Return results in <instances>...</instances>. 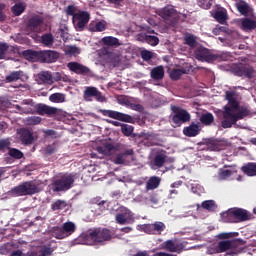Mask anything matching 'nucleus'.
<instances>
[{
	"mask_svg": "<svg viewBox=\"0 0 256 256\" xmlns=\"http://www.w3.org/2000/svg\"><path fill=\"white\" fill-rule=\"evenodd\" d=\"M171 110L173 112L172 122L177 127H180L182 124L190 122L191 116L187 110L182 109L181 107L176 105L171 106Z\"/></svg>",
	"mask_w": 256,
	"mask_h": 256,
	"instance_id": "0eeeda50",
	"label": "nucleus"
},
{
	"mask_svg": "<svg viewBox=\"0 0 256 256\" xmlns=\"http://www.w3.org/2000/svg\"><path fill=\"white\" fill-rule=\"evenodd\" d=\"M55 151H56V146L55 145H48L47 148H46V152L49 155L54 154Z\"/></svg>",
	"mask_w": 256,
	"mask_h": 256,
	"instance_id": "69168bd1",
	"label": "nucleus"
},
{
	"mask_svg": "<svg viewBox=\"0 0 256 256\" xmlns=\"http://www.w3.org/2000/svg\"><path fill=\"white\" fill-rule=\"evenodd\" d=\"M166 162H167V155L156 154L153 164L156 168H162V167H164Z\"/></svg>",
	"mask_w": 256,
	"mask_h": 256,
	"instance_id": "72a5a7b5",
	"label": "nucleus"
},
{
	"mask_svg": "<svg viewBox=\"0 0 256 256\" xmlns=\"http://www.w3.org/2000/svg\"><path fill=\"white\" fill-rule=\"evenodd\" d=\"M184 44L186 46H189L191 49L196 48V46H197V37L192 35V34L185 35Z\"/></svg>",
	"mask_w": 256,
	"mask_h": 256,
	"instance_id": "58836bf2",
	"label": "nucleus"
},
{
	"mask_svg": "<svg viewBox=\"0 0 256 256\" xmlns=\"http://www.w3.org/2000/svg\"><path fill=\"white\" fill-rule=\"evenodd\" d=\"M68 17H72V23L77 32H82L90 21V13L83 11L75 5H68L65 8Z\"/></svg>",
	"mask_w": 256,
	"mask_h": 256,
	"instance_id": "f03ea898",
	"label": "nucleus"
},
{
	"mask_svg": "<svg viewBox=\"0 0 256 256\" xmlns=\"http://www.w3.org/2000/svg\"><path fill=\"white\" fill-rule=\"evenodd\" d=\"M159 16L165 21H169L177 17V10L172 6H166L165 8L159 10Z\"/></svg>",
	"mask_w": 256,
	"mask_h": 256,
	"instance_id": "5701e85b",
	"label": "nucleus"
},
{
	"mask_svg": "<svg viewBox=\"0 0 256 256\" xmlns=\"http://www.w3.org/2000/svg\"><path fill=\"white\" fill-rule=\"evenodd\" d=\"M218 175L220 176V178L222 180H226L227 178H229L232 175V172L229 169L221 168L220 172H218Z\"/></svg>",
	"mask_w": 256,
	"mask_h": 256,
	"instance_id": "4d7b16f0",
	"label": "nucleus"
},
{
	"mask_svg": "<svg viewBox=\"0 0 256 256\" xmlns=\"http://www.w3.org/2000/svg\"><path fill=\"white\" fill-rule=\"evenodd\" d=\"M97 151L101 155L112 156L115 153H117L118 148L116 146H114L113 144L106 142V143H103L101 146H98Z\"/></svg>",
	"mask_w": 256,
	"mask_h": 256,
	"instance_id": "412c9836",
	"label": "nucleus"
},
{
	"mask_svg": "<svg viewBox=\"0 0 256 256\" xmlns=\"http://www.w3.org/2000/svg\"><path fill=\"white\" fill-rule=\"evenodd\" d=\"M241 27L244 31H253L256 29V21L251 18H243L241 20Z\"/></svg>",
	"mask_w": 256,
	"mask_h": 256,
	"instance_id": "c85d7f7f",
	"label": "nucleus"
},
{
	"mask_svg": "<svg viewBox=\"0 0 256 256\" xmlns=\"http://www.w3.org/2000/svg\"><path fill=\"white\" fill-rule=\"evenodd\" d=\"M198 5L205 10L211 9L212 3L210 0H197Z\"/></svg>",
	"mask_w": 256,
	"mask_h": 256,
	"instance_id": "13d9d810",
	"label": "nucleus"
},
{
	"mask_svg": "<svg viewBox=\"0 0 256 256\" xmlns=\"http://www.w3.org/2000/svg\"><path fill=\"white\" fill-rule=\"evenodd\" d=\"M221 217L224 223H231V224L237 223L235 216L233 215L232 209L226 212H222Z\"/></svg>",
	"mask_w": 256,
	"mask_h": 256,
	"instance_id": "f704fd0d",
	"label": "nucleus"
},
{
	"mask_svg": "<svg viewBox=\"0 0 256 256\" xmlns=\"http://www.w3.org/2000/svg\"><path fill=\"white\" fill-rule=\"evenodd\" d=\"M152 226L154 228L155 235H161L162 232H164L167 228L165 224L161 221H156L155 223H152Z\"/></svg>",
	"mask_w": 256,
	"mask_h": 256,
	"instance_id": "c03bdc74",
	"label": "nucleus"
},
{
	"mask_svg": "<svg viewBox=\"0 0 256 256\" xmlns=\"http://www.w3.org/2000/svg\"><path fill=\"white\" fill-rule=\"evenodd\" d=\"M67 68L69 69V71H72L77 75L89 76L91 74V70L88 66H83L78 62H69L67 64Z\"/></svg>",
	"mask_w": 256,
	"mask_h": 256,
	"instance_id": "dca6fc26",
	"label": "nucleus"
},
{
	"mask_svg": "<svg viewBox=\"0 0 256 256\" xmlns=\"http://www.w3.org/2000/svg\"><path fill=\"white\" fill-rule=\"evenodd\" d=\"M201 208L208 212H215L218 209V205L214 200H205L201 203Z\"/></svg>",
	"mask_w": 256,
	"mask_h": 256,
	"instance_id": "2f4dec72",
	"label": "nucleus"
},
{
	"mask_svg": "<svg viewBox=\"0 0 256 256\" xmlns=\"http://www.w3.org/2000/svg\"><path fill=\"white\" fill-rule=\"evenodd\" d=\"M155 256H177V255L169 254V253H166V252H157L155 254Z\"/></svg>",
	"mask_w": 256,
	"mask_h": 256,
	"instance_id": "774afa93",
	"label": "nucleus"
},
{
	"mask_svg": "<svg viewBox=\"0 0 256 256\" xmlns=\"http://www.w3.org/2000/svg\"><path fill=\"white\" fill-rule=\"evenodd\" d=\"M205 145L210 151H223L226 149V141L219 139H208L205 141Z\"/></svg>",
	"mask_w": 256,
	"mask_h": 256,
	"instance_id": "a211bd4d",
	"label": "nucleus"
},
{
	"mask_svg": "<svg viewBox=\"0 0 256 256\" xmlns=\"http://www.w3.org/2000/svg\"><path fill=\"white\" fill-rule=\"evenodd\" d=\"M141 57L144 61H151L153 58V53L151 51L143 50L141 51Z\"/></svg>",
	"mask_w": 256,
	"mask_h": 256,
	"instance_id": "052dcab7",
	"label": "nucleus"
},
{
	"mask_svg": "<svg viewBox=\"0 0 256 256\" xmlns=\"http://www.w3.org/2000/svg\"><path fill=\"white\" fill-rule=\"evenodd\" d=\"M44 18L42 16H32L28 19L26 28L32 32L39 33L43 26Z\"/></svg>",
	"mask_w": 256,
	"mask_h": 256,
	"instance_id": "2eb2a0df",
	"label": "nucleus"
},
{
	"mask_svg": "<svg viewBox=\"0 0 256 256\" xmlns=\"http://www.w3.org/2000/svg\"><path fill=\"white\" fill-rule=\"evenodd\" d=\"M38 185L33 181H26L22 184H19L10 190V195L14 196H28V195H36L39 193Z\"/></svg>",
	"mask_w": 256,
	"mask_h": 256,
	"instance_id": "20e7f679",
	"label": "nucleus"
},
{
	"mask_svg": "<svg viewBox=\"0 0 256 256\" xmlns=\"http://www.w3.org/2000/svg\"><path fill=\"white\" fill-rule=\"evenodd\" d=\"M76 179L77 174L75 173H66L62 176H59L52 183V190H54V192H67L73 188Z\"/></svg>",
	"mask_w": 256,
	"mask_h": 256,
	"instance_id": "7ed1b4c3",
	"label": "nucleus"
},
{
	"mask_svg": "<svg viewBox=\"0 0 256 256\" xmlns=\"http://www.w3.org/2000/svg\"><path fill=\"white\" fill-rule=\"evenodd\" d=\"M112 232L107 228H94L89 232L88 237L94 243H103L112 239Z\"/></svg>",
	"mask_w": 256,
	"mask_h": 256,
	"instance_id": "6e6552de",
	"label": "nucleus"
},
{
	"mask_svg": "<svg viewBox=\"0 0 256 256\" xmlns=\"http://www.w3.org/2000/svg\"><path fill=\"white\" fill-rule=\"evenodd\" d=\"M92 203L97 204L99 206L100 210H105L104 205L107 204V202L105 200H101V198H93Z\"/></svg>",
	"mask_w": 256,
	"mask_h": 256,
	"instance_id": "680f3d73",
	"label": "nucleus"
},
{
	"mask_svg": "<svg viewBox=\"0 0 256 256\" xmlns=\"http://www.w3.org/2000/svg\"><path fill=\"white\" fill-rule=\"evenodd\" d=\"M19 136V140L21 141L22 145L29 146L35 143V136H33V132L28 128H21L17 131Z\"/></svg>",
	"mask_w": 256,
	"mask_h": 256,
	"instance_id": "f8f14e48",
	"label": "nucleus"
},
{
	"mask_svg": "<svg viewBox=\"0 0 256 256\" xmlns=\"http://www.w3.org/2000/svg\"><path fill=\"white\" fill-rule=\"evenodd\" d=\"M37 252L39 256H50L54 252V249L51 246H41Z\"/></svg>",
	"mask_w": 256,
	"mask_h": 256,
	"instance_id": "3c124183",
	"label": "nucleus"
},
{
	"mask_svg": "<svg viewBox=\"0 0 256 256\" xmlns=\"http://www.w3.org/2000/svg\"><path fill=\"white\" fill-rule=\"evenodd\" d=\"M40 84H51L53 82V76L51 72L43 71L38 74Z\"/></svg>",
	"mask_w": 256,
	"mask_h": 256,
	"instance_id": "c756f323",
	"label": "nucleus"
},
{
	"mask_svg": "<svg viewBox=\"0 0 256 256\" xmlns=\"http://www.w3.org/2000/svg\"><path fill=\"white\" fill-rule=\"evenodd\" d=\"M232 73L236 77L243 79H254L256 77V70L249 64H238L232 67Z\"/></svg>",
	"mask_w": 256,
	"mask_h": 256,
	"instance_id": "423d86ee",
	"label": "nucleus"
},
{
	"mask_svg": "<svg viewBox=\"0 0 256 256\" xmlns=\"http://www.w3.org/2000/svg\"><path fill=\"white\" fill-rule=\"evenodd\" d=\"M36 114L42 115V116H52L57 114V109L52 106H48L46 104L40 103L36 105L35 107Z\"/></svg>",
	"mask_w": 256,
	"mask_h": 256,
	"instance_id": "6ab92c4d",
	"label": "nucleus"
},
{
	"mask_svg": "<svg viewBox=\"0 0 256 256\" xmlns=\"http://www.w3.org/2000/svg\"><path fill=\"white\" fill-rule=\"evenodd\" d=\"M106 29V25L103 22H96V32H103Z\"/></svg>",
	"mask_w": 256,
	"mask_h": 256,
	"instance_id": "0e129e2a",
	"label": "nucleus"
},
{
	"mask_svg": "<svg viewBox=\"0 0 256 256\" xmlns=\"http://www.w3.org/2000/svg\"><path fill=\"white\" fill-rule=\"evenodd\" d=\"M241 240L234 239L233 241H221L216 246L217 253L227 252V255L236 256L241 253L240 244Z\"/></svg>",
	"mask_w": 256,
	"mask_h": 256,
	"instance_id": "39448f33",
	"label": "nucleus"
},
{
	"mask_svg": "<svg viewBox=\"0 0 256 256\" xmlns=\"http://www.w3.org/2000/svg\"><path fill=\"white\" fill-rule=\"evenodd\" d=\"M49 101L53 103H64L65 102V95L62 93H55L49 96Z\"/></svg>",
	"mask_w": 256,
	"mask_h": 256,
	"instance_id": "49530a36",
	"label": "nucleus"
},
{
	"mask_svg": "<svg viewBox=\"0 0 256 256\" xmlns=\"http://www.w3.org/2000/svg\"><path fill=\"white\" fill-rule=\"evenodd\" d=\"M161 184V178L159 176H151L147 183H146V189L149 190H155L160 187Z\"/></svg>",
	"mask_w": 256,
	"mask_h": 256,
	"instance_id": "bb28decb",
	"label": "nucleus"
},
{
	"mask_svg": "<svg viewBox=\"0 0 256 256\" xmlns=\"http://www.w3.org/2000/svg\"><path fill=\"white\" fill-rule=\"evenodd\" d=\"M52 233L54 234V237L56 239H66L69 237V235L64 231V229L60 227H55Z\"/></svg>",
	"mask_w": 256,
	"mask_h": 256,
	"instance_id": "37998d69",
	"label": "nucleus"
},
{
	"mask_svg": "<svg viewBox=\"0 0 256 256\" xmlns=\"http://www.w3.org/2000/svg\"><path fill=\"white\" fill-rule=\"evenodd\" d=\"M101 41L105 46L108 47H119L121 45L117 37L108 36L102 38Z\"/></svg>",
	"mask_w": 256,
	"mask_h": 256,
	"instance_id": "7c9ffc66",
	"label": "nucleus"
},
{
	"mask_svg": "<svg viewBox=\"0 0 256 256\" xmlns=\"http://www.w3.org/2000/svg\"><path fill=\"white\" fill-rule=\"evenodd\" d=\"M187 74V70L185 68H175L172 69L170 73V78L173 81H178L182 75Z\"/></svg>",
	"mask_w": 256,
	"mask_h": 256,
	"instance_id": "c9c22d12",
	"label": "nucleus"
},
{
	"mask_svg": "<svg viewBox=\"0 0 256 256\" xmlns=\"http://www.w3.org/2000/svg\"><path fill=\"white\" fill-rule=\"evenodd\" d=\"M133 130L134 128L132 125H129V124L121 125V131L125 137H131Z\"/></svg>",
	"mask_w": 256,
	"mask_h": 256,
	"instance_id": "603ef678",
	"label": "nucleus"
},
{
	"mask_svg": "<svg viewBox=\"0 0 256 256\" xmlns=\"http://www.w3.org/2000/svg\"><path fill=\"white\" fill-rule=\"evenodd\" d=\"M218 239H230L232 238V233H221L217 235Z\"/></svg>",
	"mask_w": 256,
	"mask_h": 256,
	"instance_id": "338daca9",
	"label": "nucleus"
},
{
	"mask_svg": "<svg viewBox=\"0 0 256 256\" xmlns=\"http://www.w3.org/2000/svg\"><path fill=\"white\" fill-rule=\"evenodd\" d=\"M60 53L52 50L40 51V60L43 63H55L59 59Z\"/></svg>",
	"mask_w": 256,
	"mask_h": 256,
	"instance_id": "f3484780",
	"label": "nucleus"
},
{
	"mask_svg": "<svg viewBox=\"0 0 256 256\" xmlns=\"http://www.w3.org/2000/svg\"><path fill=\"white\" fill-rule=\"evenodd\" d=\"M235 7L243 16H246L250 12L249 5L244 0H240L238 3H236Z\"/></svg>",
	"mask_w": 256,
	"mask_h": 256,
	"instance_id": "473e14b6",
	"label": "nucleus"
},
{
	"mask_svg": "<svg viewBox=\"0 0 256 256\" xmlns=\"http://www.w3.org/2000/svg\"><path fill=\"white\" fill-rule=\"evenodd\" d=\"M136 39L141 42H146L152 47H155V46L159 45V43H160L159 37L147 35L144 32H141L138 35H136Z\"/></svg>",
	"mask_w": 256,
	"mask_h": 256,
	"instance_id": "4be33fe9",
	"label": "nucleus"
},
{
	"mask_svg": "<svg viewBox=\"0 0 256 256\" xmlns=\"http://www.w3.org/2000/svg\"><path fill=\"white\" fill-rule=\"evenodd\" d=\"M41 121H42V119L40 117H38V116H31V117L25 118L24 123L27 126H36V125L40 124Z\"/></svg>",
	"mask_w": 256,
	"mask_h": 256,
	"instance_id": "a18cd8bd",
	"label": "nucleus"
},
{
	"mask_svg": "<svg viewBox=\"0 0 256 256\" xmlns=\"http://www.w3.org/2000/svg\"><path fill=\"white\" fill-rule=\"evenodd\" d=\"M133 219V214L132 212L126 208V207H121L119 208L117 214H116V217H115V220H116V223L118 225H127V224H130V222L132 221Z\"/></svg>",
	"mask_w": 256,
	"mask_h": 256,
	"instance_id": "9b49d317",
	"label": "nucleus"
},
{
	"mask_svg": "<svg viewBox=\"0 0 256 256\" xmlns=\"http://www.w3.org/2000/svg\"><path fill=\"white\" fill-rule=\"evenodd\" d=\"M231 211L233 213L232 215L234 216L236 223L245 222L250 218L248 212L244 209L234 208L231 209Z\"/></svg>",
	"mask_w": 256,
	"mask_h": 256,
	"instance_id": "b1692460",
	"label": "nucleus"
},
{
	"mask_svg": "<svg viewBox=\"0 0 256 256\" xmlns=\"http://www.w3.org/2000/svg\"><path fill=\"white\" fill-rule=\"evenodd\" d=\"M242 173L246 174L248 177L256 176V163L248 162L241 167Z\"/></svg>",
	"mask_w": 256,
	"mask_h": 256,
	"instance_id": "a878e982",
	"label": "nucleus"
},
{
	"mask_svg": "<svg viewBox=\"0 0 256 256\" xmlns=\"http://www.w3.org/2000/svg\"><path fill=\"white\" fill-rule=\"evenodd\" d=\"M24 11H25V7L23 6L22 3H17L12 8V13L15 16H20Z\"/></svg>",
	"mask_w": 256,
	"mask_h": 256,
	"instance_id": "5fc2aeb1",
	"label": "nucleus"
},
{
	"mask_svg": "<svg viewBox=\"0 0 256 256\" xmlns=\"http://www.w3.org/2000/svg\"><path fill=\"white\" fill-rule=\"evenodd\" d=\"M7 50H9V44L0 43V60L5 58Z\"/></svg>",
	"mask_w": 256,
	"mask_h": 256,
	"instance_id": "bf43d9fd",
	"label": "nucleus"
},
{
	"mask_svg": "<svg viewBox=\"0 0 256 256\" xmlns=\"http://www.w3.org/2000/svg\"><path fill=\"white\" fill-rule=\"evenodd\" d=\"M200 123L204 124L205 126H210L212 123H214L213 114L210 112L202 114L200 117Z\"/></svg>",
	"mask_w": 256,
	"mask_h": 256,
	"instance_id": "e433bc0d",
	"label": "nucleus"
},
{
	"mask_svg": "<svg viewBox=\"0 0 256 256\" xmlns=\"http://www.w3.org/2000/svg\"><path fill=\"white\" fill-rule=\"evenodd\" d=\"M185 247V243L174 242L173 240H167L162 244V248L170 253H181L185 249Z\"/></svg>",
	"mask_w": 256,
	"mask_h": 256,
	"instance_id": "4468645a",
	"label": "nucleus"
},
{
	"mask_svg": "<svg viewBox=\"0 0 256 256\" xmlns=\"http://www.w3.org/2000/svg\"><path fill=\"white\" fill-rule=\"evenodd\" d=\"M84 101L91 102L94 100L104 103L106 102V97L103 96L102 92L96 87H86L83 93Z\"/></svg>",
	"mask_w": 256,
	"mask_h": 256,
	"instance_id": "9d476101",
	"label": "nucleus"
},
{
	"mask_svg": "<svg viewBox=\"0 0 256 256\" xmlns=\"http://www.w3.org/2000/svg\"><path fill=\"white\" fill-rule=\"evenodd\" d=\"M23 55L24 57L27 59V60H36V59H40V51H32V50H26L23 52Z\"/></svg>",
	"mask_w": 256,
	"mask_h": 256,
	"instance_id": "79ce46f5",
	"label": "nucleus"
},
{
	"mask_svg": "<svg viewBox=\"0 0 256 256\" xmlns=\"http://www.w3.org/2000/svg\"><path fill=\"white\" fill-rule=\"evenodd\" d=\"M165 71L163 66H156L151 69L150 77L155 81H161L164 79Z\"/></svg>",
	"mask_w": 256,
	"mask_h": 256,
	"instance_id": "393cba45",
	"label": "nucleus"
},
{
	"mask_svg": "<svg viewBox=\"0 0 256 256\" xmlns=\"http://www.w3.org/2000/svg\"><path fill=\"white\" fill-rule=\"evenodd\" d=\"M201 130V124L192 122L189 126L183 128V134L185 137H197Z\"/></svg>",
	"mask_w": 256,
	"mask_h": 256,
	"instance_id": "aec40b11",
	"label": "nucleus"
},
{
	"mask_svg": "<svg viewBox=\"0 0 256 256\" xmlns=\"http://www.w3.org/2000/svg\"><path fill=\"white\" fill-rule=\"evenodd\" d=\"M142 231L146 232L147 234H150V235H156L153 224L142 225Z\"/></svg>",
	"mask_w": 256,
	"mask_h": 256,
	"instance_id": "6e6d98bb",
	"label": "nucleus"
},
{
	"mask_svg": "<svg viewBox=\"0 0 256 256\" xmlns=\"http://www.w3.org/2000/svg\"><path fill=\"white\" fill-rule=\"evenodd\" d=\"M101 115L108 116L114 120L123 123H135V119L132 118L129 114H124L116 110H100Z\"/></svg>",
	"mask_w": 256,
	"mask_h": 256,
	"instance_id": "1a4fd4ad",
	"label": "nucleus"
},
{
	"mask_svg": "<svg viewBox=\"0 0 256 256\" xmlns=\"http://www.w3.org/2000/svg\"><path fill=\"white\" fill-rule=\"evenodd\" d=\"M63 231H65L69 236L72 235V233L75 232V224L71 221L65 222L63 224V227L61 228Z\"/></svg>",
	"mask_w": 256,
	"mask_h": 256,
	"instance_id": "09e8293b",
	"label": "nucleus"
},
{
	"mask_svg": "<svg viewBox=\"0 0 256 256\" xmlns=\"http://www.w3.org/2000/svg\"><path fill=\"white\" fill-rule=\"evenodd\" d=\"M214 18L220 22L221 24L226 22L228 19L227 11L226 10H218L214 14Z\"/></svg>",
	"mask_w": 256,
	"mask_h": 256,
	"instance_id": "a19ab883",
	"label": "nucleus"
},
{
	"mask_svg": "<svg viewBox=\"0 0 256 256\" xmlns=\"http://www.w3.org/2000/svg\"><path fill=\"white\" fill-rule=\"evenodd\" d=\"M134 155L135 151L133 149H126L124 152L116 154L113 163L115 165H127Z\"/></svg>",
	"mask_w": 256,
	"mask_h": 256,
	"instance_id": "ddd939ff",
	"label": "nucleus"
},
{
	"mask_svg": "<svg viewBox=\"0 0 256 256\" xmlns=\"http://www.w3.org/2000/svg\"><path fill=\"white\" fill-rule=\"evenodd\" d=\"M54 36L51 33H46L41 36V43L46 47H52L54 44Z\"/></svg>",
	"mask_w": 256,
	"mask_h": 256,
	"instance_id": "4c0bfd02",
	"label": "nucleus"
},
{
	"mask_svg": "<svg viewBox=\"0 0 256 256\" xmlns=\"http://www.w3.org/2000/svg\"><path fill=\"white\" fill-rule=\"evenodd\" d=\"M68 207V203L65 200L58 199L54 203L51 204L52 211L64 210Z\"/></svg>",
	"mask_w": 256,
	"mask_h": 256,
	"instance_id": "ea45409f",
	"label": "nucleus"
},
{
	"mask_svg": "<svg viewBox=\"0 0 256 256\" xmlns=\"http://www.w3.org/2000/svg\"><path fill=\"white\" fill-rule=\"evenodd\" d=\"M225 98L227 104L223 107V120L221 126L223 129H230L238 121L252 115V111L246 105H240L235 97V92L226 91Z\"/></svg>",
	"mask_w": 256,
	"mask_h": 256,
	"instance_id": "f257e3e1",
	"label": "nucleus"
},
{
	"mask_svg": "<svg viewBox=\"0 0 256 256\" xmlns=\"http://www.w3.org/2000/svg\"><path fill=\"white\" fill-rule=\"evenodd\" d=\"M80 54V49L77 46H69L66 50V55L77 57Z\"/></svg>",
	"mask_w": 256,
	"mask_h": 256,
	"instance_id": "864d4df0",
	"label": "nucleus"
},
{
	"mask_svg": "<svg viewBox=\"0 0 256 256\" xmlns=\"http://www.w3.org/2000/svg\"><path fill=\"white\" fill-rule=\"evenodd\" d=\"M197 59L200 61H211L213 60V55L210 54L209 50L206 48H200L196 52Z\"/></svg>",
	"mask_w": 256,
	"mask_h": 256,
	"instance_id": "cd10ccee",
	"label": "nucleus"
},
{
	"mask_svg": "<svg viewBox=\"0 0 256 256\" xmlns=\"http://www.w3.org/2000/svg\"><path fill=\"white\" fill-rule=\"evenodd\" d=\"M22 77V72L20 71H15L13 73H10L7 77H6V81L8 83H12V82H15V81H18L20 80Z\"/></svg>",
	"mask_w": 256,
	"mask_h": 256,
	"instance_id": "8fccbe9b",
	"label": "nucleus"
},
{
	"mask_svg": "<svg viewBox=\"0 0 256 256\" xmlns=\"http://www.w3.org/2000/svg\"><path fill=\"white\" fill-rule=\"evenodd\" d=\"M8 155L13 159L17 160L22 159L24 157L22 151L17 148H9Z\"/></svg>",
	"mask_w": 256,
	"mask_h": 256,
	"instance_id": "de8ad7c7",
	"label": "nucleus"
},
{
	"mask_svg": "<svg viewBox=\"0 0 256 256\" xmlns=\"http://www.w3.org/2000/svg\"><path fill=\"white\" fill-rule=\"evenodd\" d=\"M11 142L9 140H0V150L4 151L5 149L10 150Z\"/></svg>",
	"mask_w": 256,
	"mask_h": 256,
	"instance_id": "e2e57ef3",
	"label": "nucleus"
}]
</instances>
